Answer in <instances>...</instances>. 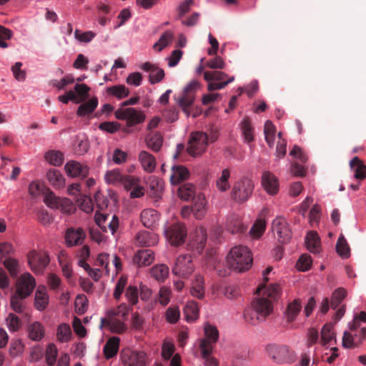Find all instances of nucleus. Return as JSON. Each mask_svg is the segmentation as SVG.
<instances>
[{
    "instance_id": "f257e3e1",
    "label": "nucleus",
    "mask_w": 366,
    "mask_h": 366,
    "mask_svg": "<svg viewBox=\"0 0 366 366\" xmlns=\"http://www.w3.org/2000/svg\"><path fill=\"white\" fill-rule=\"evenodd\" d=\"M256 293L257 297L244 312L245 321L253 325L264 321L272 313L273 302L281 296V288L278 284H270L268 286L262 284L257 289Z\"/></svg>"
},
{
    "instance_id": "f03ea898",
    "label": "nucleus",
    "mask_w": 366,
    "mask_h": 366,
    "mask_svg": "<svg viewBox=\"0 0 366 366\" xmlns=\"http://www.w3.org/2000/svg\"><path fill=\"white\" fill-rule=\"evenodd\" d=\"M227 259L229 267L239 272L248 270L252 264V257L250 251L247 247L242 245L232 248Z\"/></svg>"
},
{
    "instance_id": "7ed1b4c3",
    "label": "nucleus",
    "mask_w": 366,
    "mask_h": 366,
    "mask_svg": "<svg viewBox=\"0 0 366 366\" xmlns=\"http://www.w3.org/2000/svg\"><path fill=\"white\" fill-rule=\"evenodd\" d=\"M269 357L276 364H292L296 360L295 352L286 345L270 344L266 347Z\"/></svg>"
},
{
    "instance_id": "20e7f679",
    "label": "nucleus",
    "mask_w": 366,
    "mask_h": 366,
    "mask_svg": "<svg viewBox=\"0 0 366 366\" xmlns=\"http://www.w3.org/2000/svg\"><path fill=\"white\" fill-rule=\"evenodd\" d=\"M254 190V183L249 178H242L237 181L232 187L231 197L238 203L248 200Z\"/></svg>"
},
{
    "instance_id": "39448f33",
    "label": "nucleus",
    "mask_w": 366,
    "mask_h": 366,
    "mask_svg": "<svg viewBox=\"0 0 366 366\" xmlns=\"http://www.w3.org/2000/svg\"><path fill=\"white\" fill-rule=\"evenodd\" d=\"M200 84L198 81H192L184 87L182 96L178 99V104L187 117L190 115L189 108L194 104L196 92Z\"/></svg>"
},
{
    "instance_id": "423d86ee",
    "label": "nucleus",
    "mask_w": 366,
    "mask_h": 366,
    "mask_svg": "<svg viewBox=\"0 0 366 366\" xmlns=\"http://www.w3.org/2000/svg\"><path fill=\"white\" fill-rule=\"evenodd\" d=\"M194 270V266L192 257L189 254H182L177 257L174 265L172 267V272L174 275L180 278H188Z\"/></svg>"
},
{
    "instance_id": "0eeeda50",
    "label": "nucleus",
    "mask_w": 366,
    "mask_h": 366,
    "mask_svg": "<svg viewBox=\"0 0 366 366\" xmlns=\"http://www.w3.org/2000/svg\"><path fill=\"white\" fill-rule=\"evenodd\" d=\"M114 116L117 119L125 120L128 127L141 124L145 119L143 112L132 107H120L114 112Z\"/></svg>"
},
{
    "instance_id": "6e6552de",
    "label": "nucleus",
    "mask_w": 366,
    "mask_h": 366,
    "mask_svg": "<svg viewBox=\"0 0 366 366\" xmlns=\"http://www.w3.org/2000/svg\"><path fill=\"white\" fill-rule=\"evenodd\" d=\"M120 358L124 366H146L148 357L145 352L124 349L121 351Z\"/></svg>"
},
{
    "instance_id": "1a4fd4ad",
    "label": "nucleus",
    "mask_w": 366,
    "mask_h": 366,
    "mask_svg": "<svg viewBox=\"0 0 366 366\" xmlns=\"http://www.w3.org/2000/svg\"><path fill=\"white\" fill-rule=\"evenodd\" d=\"M208 142L209 137L206 133L197 132L192 134L187 150L193 157L200 155L206 150Z\"/></svg>"
},
{
    "instance_id": "9d476101",
    "label": "nucleus",
    "mask_w": 366,
    "mask_h": 366,
    "mask_svg": "<svg viewBox=\"0 0 366 366\" xmlns=\"http://www.w3.org/2000/svg\"><path fill=\"white\" fill-rule=\"evenodd\" d=\"M204 337L200 340L199 348L204 354L213 350L214 345L219 339V331L216 326L206 323L204 327Z\"/></svg>"
},
{
    "instance_id": "9b49d317",
    "label": "nucleus",
    "mask_w": 366,
    "mask_h": 366,
    "mask_svg": "<svg viewBox=\"0 0 366 366\" xmlns=\"http://www.w3.org/2000/svg\"><path fill=\"white\" fill-rule=\"evenodd\" d=\"M45 204L53 209H59L66 214L73 213L76 208L72 202L67 198H60L52 192L47 193L44 197Z\"/></svg>"
},
{
    "instance_id": "f8f14e48",
    "label": "nucleus",
    "mask_w": 366,
    "mask_h": 366,
    "mask_svg": "<svg viewBox=\"0 0 366 366\" xmlns=\"http://www.w3.org/2000/svg\"><path fill=\"white\" fill-rule=\"evenodd\" d=\"M167 240L173 246H179L184 242L187 231L185 226L181 223H174L165 229Z\"/></svg>"
},
{
    "instance_id": "ddd939ff",
    "label": "nucleus",
    "mask_w": 366,
    "mask_h": 366,
    "mask_svg": "<svg viewBox=\"0 0 366 366\" xmlns=\"http://www.w3.org/2000/svg\"><path fill=\"white\" fill-rule=\"evenodd\" d=\"M272 232L280 243H287L292 237L291 229L283 217H277L272 224Z\"/></svg>"
},
{
    "instance_id": "4468645a",
    "label": "nucleus",
    "mask_w": 366,
    "mask_h": 366,
    "mask_svg": "<svg viewBox=\"0 0 366 366\" xmlns=\"http://www.w3.org/2000/svg\"><path fill=\"white\" fill-rule=\"evenodd\" d=\"M36 287L34 277L29 272L22 274L16 282V293L21 297H29Z\"/></svg>"
},
{
    "instance_id": "2eb2a0df",
    "label": "nucleus",
    "mask_w": 366,
    "mask_h": 366,
    "mask_svg": "<svg viewBox=\"0 0 366 366\" xmlns=\"http://www.w3.org/2000/svg\"><path fill=\"white\" fill-rule=\"evenodd\" d=\"M31 269L35 273H41L49 262V255L45 252L31 251L27 256Z\"/></svg>"
},
{
    "instance_id": "dca6fc26",
    "label": "nucleus",
    "mask_w": 366,
    "mask_h": 366,
    "mask_svg": "<svg viewBox=\"0 0 366 366\" xmlns=\"http://www.w3.org/2000/svg\"><path fill=\"white\" fill-rule=\"evenodd\" d=\"M95 222L103 232H107L109 230L112 234L115 233L119 227V219L116 215H113L112 219H109V214L97 212L95 214Z\"/></svg>"
},
{
    "instance_id": "f3484780",
    "label": "nucleus",
    "mask_w": 366,
    "mask_h": 366,
    "mask_svg": "<svg viewBox=\"0 0 366 366\" xmlns=\"http://www.w3.org/2000/svg\"><path fill=\"white\" fill-rule=\"evenodd\" d=\"M192 213L197 219H202L207 213V200L203 194H198L192 199Z\"/></svg>"
},
{
    "instance_id": "a211bd4d",
    "label": "nucleus",
    "mask_w": 366,
    "mask_h": 366,
    "mask_svg": "<svg viewBox=\"0 0 366 366\" xmlns=\"http://www.w3.org/2000/svg\"><path fill=\"white\" fill-rule=\"evenodd\" d=\"M86 234L81 228H69L65 234V241L68 247L81 244L85 239Z\"/></svg>"
},
{
    "instance_id": "6ab92c4d",
    "label": "nucleus",
    "mask_w": 366,
    "mask_h": 366,
    "mask_svg": "<svg viewBox=\"0 0 366 366\" xmlns=\"http://www.w3.org/2000/svg\"><path fill=\"white\" fill-rule=\"evenodd\" d=\"M140 68L144 71L149 72V82L152 84L160 82L164 77V70L159 68L156 64L145 62L141 65Z\"/></svg>"
},
{
    "instance_id": "aec40b11",
    "label": "nucleus",
    "mask_w": 366,
    "mask_h": 366,
    "mask_svg": "<svg viewBox=\"0 0 366 366\" xmlns=\"http://www.w3.org/2000/svg\"><path fill=\"white\" fill-rule=\"evenodd\" d=\"M262 184L266 192L271 194H276L279 190L277 178L270 172H264L262 177Z\"/></svg>"
},
{
    "instance_id": "412c9836",
    "label": "nucleus",
    "mask_w": 366,
    "mask_h": 366,
    "mask_svg": "<svg viewBox=\"0 0 366 366\" xmlns=\"http://www.w3.org/2000/svg\"><path fill=\"white\" fill-rule=\"evenodd\" d=\"M65 170L69 176L85 178L89 174V167L83 166L76 161L68 162L65 165Z\"/></svg>"
},
{
    "instance_id": "4be33fe9",
    "label": "nucleus",
    "mask_w": 366,
    "mask_h": 366,
    "mask_svg": "<svg viewBox=\"0 0 366 366\" xmlns=\"http://www.w3.org/2000/svg\"><path fill=\"white\" fill-rule=\"evenodd\" d=\"M135 242L140 247H152L158 242V236L149 231H140L136 235Z\"/></svg>"
},
{
    "instance_id": "5701e85b",
    "label": "nucleus",
    "mask_w": 366,
    "mask_h": 366,
    "mask_svg": "<svg viewBox=\"0 0 366 366\" xmlns=\"http://www.w3.org/2000/svg\"><path fill=\"white\" fill-rule=\"evenodd\" d=\"M154 259V252L151 249H139L135 254L133 262L137 267L150 265Z\"/></svg>"
},
{
    "instance_id": "b1692460",
    "label": "nucleus",
    "mask_w": 366,
    "mask_h": 366,
    "mask_svg": "<svg viewBox=\"0 0 366 366\" xmlns=\"http://www.w3.org/2000/svg\"><path fill=\"white\" fill-rule=\"evenodd\" d=\"M104 327H107L112 332L117 334H122L127 330V325L120 319L107 320L102 318L99 327L102 329Z\"/></svg>"
},
{
    "instance_id": "393cba45",
    "label": "nucleus",
    "mask_w": 366,
    "mask_h": 366,
    "mask_svg": "<svg viewBox=\"0 0 366 366\" xmlns=\"http://www.w3.org/2000/svg\"><path fill=\"white\" fill-rule=\"evenodd\" d=\"M225 227L232 234L243 233L246 229L239 216L235 214H232L227 217Z\"/></svg>"
},
{
    "instance_id": "a878e982",
    "label": "nucleus",
    "mask_w": 366,
    "mask_h": 366,
    "mask_svg": "<svg viewBox=\"0 0 366 366\" xmlns=\"http://www.w3.org/2000/svg\"><path fill=\"white\" fill-rule=\"evenodd\" d=\"M189 176L188 169L182 165H173L172 167V174L170 175V182L172 184H178L185 180Z\"/></svg>"
},
{
    "instance_id": "bb28decb",
    "label": "nucleus",
    "mask_w": 366,
    "mask_h": 366,
    "mask_svg": "<svg viewBox=\"0 0 366 366\" xmlns=\"http://www.w3.org/2000/svg\"><path fill=\"white\" fill-rule=\"evenodd\" d=\"M159 220L157 211L153 209H144L141 213V221L147 228L153 227Z\"/></svg>"
},
{
    "instance_id": "cd10ccee",
    "label": "nucleus",
    "mask_w": 366,
    "mask_h": 366,
    "mask_svg": "<svg viewBox=\"0 0 366 366\" xmlns=\"http://www.w3.org/2000/svg\"><path fill=\"white\" fill-rule=\"evenodd\" d=\"M120 339L118 337H110L104 346L103 352L107 359L114 357L119 350Z\"/></svg>"
},
{
    "instance_id": "c85d7f7f",
    "label": "nucleus",
    "mask_w": 366,
    "mask_h": 366,
    "mask_svg": "<svg viewBox=\"0 0 366 366\" xmlns=\"http://www.w3.org/2000/svg\"><path fill=\"white\" fill-rule=\"evenodd\" d=\"M49 302V297L44 286H39L35 294V307L38 310H44Z\"/></svg>"
},
{
    "instance_id": "c756f323",
    "label": "nucleus",
    "mask_w": 366,
    "mask_h": 366,
    "mask_svg": "<svg viewBox=\"0 0 366 366\" xmlns=\"http://www.w3.org/2000/svg\"><path fill=\"white\" fill-rule=\"evenodd\" d=\"M350 166L355 172V178L360 180L366 178V166L357 157L351 159Z\"/></svg>"
},
{
    "instance_id": "7c9ffc66",
    "label": "nucleus",
    "mask_w": 366,
    "mask_h": 366,
    "mask_svg": "<svg viewBox=\"0 0 366 366\" xmlns=\"http://www.w3.org/2000/svg\"><path fill=\"white\" fill-rule=\"evenodd\" d=\"M204 278L198 274L195 276L194 280L192 281L191 287V295L198 299H202L204 297Z\"/></svg>"
},
{
    "instance_id": "2f4dec72",
    "label": "nucleus",
    "mask_w": 366,
    "mask_h": 366,
    "mask_svg": "<svg viewBox=\"0 0 366 366\" xmlns=\"http://www.w3.org/2000/svg\"><path fill=\"white\" fill-rule=\"evenodd\" d=\"M139 159L144 169L148 172H152L156 167L155 158L146 151H142L139 155Z\"/></svg>"
},
{
    "instance_id": "473e14b6",
    "label": "nucleus",
    "mask_w": 366,
    "mask_h": 366,
    "mask_svg": "<svg viewBox=\"0 0 366 366\" xmlns=\"http://www.w3.org/2000/svg\"><path fill=\"white\" fill-rule=\"evenodd\" d=\"M305 243L308 250L312 253H318L320 251V239L317 232L311 231L307 233Z\"/></svg>"
},
{
    "instance_id": "72a5a7b5",
    "label": "nucleus",
    "mask_w": 366,
    "mask_h": 366,
    "mask_svg": "<svg viewBox=\"0 0 366 366\" xmlns=\"http://www.w3.org/2000/svg\"><path fill=\"white\" fill-rule=\"evenodd\" d=\"M184 314L187 322H194L199 317V307L194 301L187 303L184 309Z\"/></svg>"
},
{
    "instance_id": "f704fd0d",
    "label": "nucleus",
    "mask_w": 366,
    "mask_h": 366,
    "mask_svg": "<svg viewBox=\"0 0 366 366\" xmlns=\"http://www.w3.org/2000/svg\"><path fill=\"white\" fill-rule=\"evenodd\" d=\"M28 334L29 337L34 341H39L44 335V327L38 322H35L28 326Z\"/></svg>"
},
{
    "instance_id": "c9c22d12",
    "label": "nucleus",
    "mask_w": 366,
    "mask_h": 366,
    "mask_svg": "<svg viewBox=\"0 0 366 366\" xmlns=\"http://www.w3.org/2000/svg\"><path fill=\"white\" fill-rule=\"evenodd\" d=\"M146 142L147 147L154 152H158L162 145V137L159 133H149L147 138Z\"/></svg>"
},
{
    "instance_id": "e433bc0d",
    "label": "nucleus",
    "mask_w": 366,
    "mask_h": 366,
    "mask_svg": "<svg viewBox=\"0 0 366 366\" xmlns=\"http://www.w3.org/2000/svg\"><path fill=\"white\" fill-rule=\"evenodd\" d=\"M169 267L164 264L154 266L151 270V275L157 281H164L169 275Z\"/></svg>"
},
{
    "instance_id": "4c0bfd02",
    "label": "nucleus",
    "mask_w": 366,
    "mask_h": 366,
    "mask_svg": "<svg viewBox=\"0 0 366 366\" xmlns=\"http://www.w3.org/2000/svg\"><path fill=\"white\" fill-rule=\"evenodd\" d=\"M98 105V99L96 97L92 98L89 102L81 104L76 112V114L79 117H84L85 115L92 113Z\"/></svg>"
},
{
    "instance_id": "58836bf2",
    "label": "nucleus",
    "mask_w": 366,
    "mask_h": 366,
    "mask_svg": "<svg viewBox=\"0 0 366 366\" xmlns=\"http://www.w3.org/2000/svg\"><path fill=\"white\" fill-rule=\"evenodd\" d=\"M107 93L119 99L129 96V90L123 84H118L107 88Z\"/></svg>"
},
{
    "instance_id": "ea45409f",
    "label": "nucleus",
    "mask_w": 366,
    "mask_h": 366,
    "mask_svg": "<svg viewBox=\"0 0 366 366\" xmlns=\"http://www.w3.org/2000/svg\"><path fill=\"white\" fill-rule=\"evenodd\" d=\"M241 129L245 141L248 143L252 142L254 139V129L248 117H245L241 122Z\"/></svg>"
},
{
    "instance_id": "a19ab883",
    "label": "nucleus",
    "mask_w": 366,
    "mask_h": 366,
    "mask_svg": "<svg viewBox=\"0 0 366 366\" xmlns=\"http://www.w3.org/2000/svg\"><path fill=\"white\" fill-rule=\"evenodd\" d=\"M301 308L302 305L299 300H295L288 305L285 315L289 322H293L295 320Z\"/></svg>"
},
{
    "instance_id": "79ce46f5",
    "label": "nucleus",
    "mask_w": 366,
    "mask_h": 366,
    "mask_svg": "<svg viewBox=\"0 0 366 366\" xmlns=\"http://www.w3.org/2000/svg\"><path fill=\"white\" fill-rule=\"evenodd\" d=\"M336 251L342 258L347 259L350 257V249L342 234H341L337 239Z\"/></svg>"
},
{
    "instance_id": "37998d69",
    "label": "nucleus",
    "mask_w": 366,
    "mask_h": 366,
    "mask_svg": "<svg viewBox=\"0 0 366 366\" xmlns=\"http://www.w3.org/2000/svg\"><path fill=\"white\" fill-rule=\"evenodd\" d=\"M178 195L183 200L188 201L192 199L196 196L194 186L192 184L182 185L178 189Z\"/></svg>"
},
{
    "instance_id": "c03bdc74",
    "label": "nucleus",
    "mask_w": 366,
    "mask_h": 366,
    "mask_svg": "<svg viewBox=\"0 0 366 366\" xmlns=\"http://www.w3.org/2000/svg\"><path fill=\"white\" fill-rule=\"evenodd\" d=\"M46 177L49 182L56 187H63L64 184V179L61 174L57 169H50L47 172Z\"/></svg>"
},
{
    "instance_id": "a18cd8bd",
    "label": "nucleus",
    "mask_w": 366,
    "mask_h": 366,
    "mask_svg": "<svg viewBox=\"0 0 366 366\" xmlns=\"http://www.w3.org/2000/svg\"><path fill=\"white\" fill-rule=\"evenodd\" d=\"M44 158L48 162L56 167L61 165L64 160L63 154L59 151L55 150L46 152Z\"/></svg>"
},
{
    "instance_id": "49530a36",
    "label": "nucleus",
    "mask_w": 366,
    "mask_h": 366,
    "mask_svg": "<svg viewBox=\"0 0 366 366\" xmlns=\"http://www.w3.org/2000/svg\"><path fill=\"white\" fill-rule=\"evenodd\" d=\"M196 234H197V237H196V239H195V243L197 244L196 249L197 250V252L200 253L203 251V249L205 247V244H206V242H207V232H206V229L203 227H199V228H197L196 229Z\"/></svg>"
},
{
    "instance_id": "de8ad7c7",
    "label": "nucleus",
    "mask_w": 366,
    "mask_h": 366,
    "mask_svg": "<svg viewBox=\"0 0 366 366\" xmlns=\"http://www.w3.org/2000/svg\"><path fill=\"white\" fill-rule=\"evenodd\" d=\"M56 337L61 342H68L71 337V327L68 324L62 323L57 328Z\"/></svg>"
},
{
    "instance_id": "09e8293b",
    "label": "nucleus",
    "mask_w": 366,
    "mask_h": 366,
    "mask_svg": "<svg viewBox=\"0 0 366 366\" xmlns=\"http://www.w3.org/2000/svg\"><path fill=\"white\" fill-rule=\"evenodd\" d=\"M347 296V291L342 288L339 287L336 289L332 295L331 298V307L333 310H335L338 307V306L341 304L342 300Z\"/></svg>"
},
{
    "instance_id": "8fccbe9b",
    "label": "nucleus",
    "mask_w": 366,
    "mask_h": 366,
    "mask_svg": "<svg viewBox=\"0 0 366 366\" xmlns=\"http://www.w3.org/2000/svg\"><path fill=\"white\" fill-rule=\"evenodd\" d=\"M228 75L220 71H207L204 72V79L207 81H217L219 82L227 81Z\"/></svg>"
},
{
    "instance_id": "3c124183",
    "label": "nucleus",
    "mask_w": 366,
    "mask_h": 366,
    "mask_svg": "<svg viewBox=\"0 0 366 366\" xmlns=\"http://www.w3.org/2000/svg\"><path fill=\"white\" fill-rule=\"evenodd\" d=\"M174 37V34L171 31H165L159 38V41L155 43L153 46L154 49L158 50L159 51H162L164 47H166L172 40Z\"/></svg>"
},
{
    "instance_id": "603ef678",
    "label": "nucleus",
    "mask_w": 366,
    "mask_h": 366,
    "mask_svg": "<svg viewBox=\"0 0 366 366\" xmlns=\"http://www.w3.org/2000/svg\"><path fill=\"white\" fill-rule=\"evenodd\" d=\"M321 341L323 345H326L335 338V332H333V324L332 322L327 323L322 329Z\"/></svg>"
},
{
    "instance_id": "864d4df0",
    "label": "nucleus",
    "mask_w": 366,
    "mask_h": 366,
    "mask_svg": "<svg viewBox=\"0 0 366 366\" xmlns=\"http://www.w3.org/2000/svg\"><path fill=\"white\" fill-rule=\"evenodd\" d=\"M4 267L9 272L11 277H16L19 273V262L10 257L6 258L4 262Z\"/></svg>"
},
{
    "instance_id": "5fc2aeb1",
    "label": "nucleus",
    "mask_w": 366,
    "mask_h": 366,
    "mask_svg": "<svg viewBox=\"0 0 366 366\" xmlns=\"http://www.w3.org/2000/svg\"><path fill=\"white\" fill-rule=\"evenodd\" d=\"M230 172L229 169H224L222 172L221 177L217 181V187L220 191L225 192L229 188V184L228 182Z\"/></svg>"
},
{
    "instance_id": "6e6d98bb",
    "label": "nucleus",
    "mask_w": 366,
    "mask_h": 366,
    "mask_svg": "<svg viewBox=\"0 0 366 366\" xmlns=\"http://www.w3.org/2000/svg\"><path fill=\"white\" fill-rule=\"evenodd\" d=\"M6 325L11 332H16L21 326V320L14 314L10 313L6 319Z\"/></svg>"
},
{
    "instance_id": "4d7b16f0",
    "label": "nucleus",
    "mask_w": 366,
    "mask_h": 366,
    "mask_svg": "<svg viewBox=\"0 0 366 366\" xmlns=\"http://www.w3.org/2000/svg\"><path fill=\"white\" fill-rule=\"evenodd\" d=\"M24 298L21 297L19 294L15 293L11 297V307L12 310L16 312H23L25 308V306L23 304V300Z\"/></svg>"
},
{
    "instance_id": "13d9d810",
    "label": "nucleus",
    "mask_w": 366,
    "mask_h": 366,
    "mask_svg": "<svg viewBox=\"0 0 366 366\" xmlns=\"http://www.w3.org/2000/svg\"><path fill=\"white\" fill-rule=\"evenodd\" d=\"M311 265L312 259L307 254H302L296 264L297 268L302 272L307 271L310 268Z\"/></svg>"
},
{
    "instance_id": "bf43d9fd",
    "label": "nucleus",
    "mask_w": 366,
    "mask_h": 366,
    "mask_svg": "<svg viewBox=\"0 0 366 366\" xmlns=\"http://www.w3.org/2000/svg\"><path fill=\"white\" fill-rule=\"evenodd\" d=\"M266 222L264 219H258L250 229V234L256 238H259L264 232Z\"/></svg>"
},
{
    "instance_id": "052dcab7",
    "label": "nucleus",
    "mask_w": 366,
    "mask_h": 366,
    "mask_svg": "<svg viewBox=\"0 0 366 366\" xmlns=\"http://www.w3.org/2000/svg\"><path fill=\"white\" fill-rule=\"evenodd\" d=\"M74 90L77 99H81V102H82L88 98L90 88L84 84H77L74 87Z\"/></svg>"
},
{
    "instance_id": "680f3d73",
    "label": "nucleus",
    "mask_w": 366,
    "mask_h": 366,
    "mask_svg": "<svg viewBox=\"0 0 366 366\" xmlns=\"http://www.w3.org/2000/svg\"><path fill=\"white\" fill-rule=\"evenodd\" d=\"M57 349L54 344H49L46 350V361L49 365H53L56 362Z\"/></svg>"
},
{
    "instance_id": "e2e57ef3",
    "label": "nucleus",
    "mask_w": 366,
    "mask_h": 366,
    "mask_svg": "<svg viewBox=\"0 0 366 366\" xmlns=\"http://www.w3.org/2000/svg\"><path fill=\"white\" fill-rule=\"evenodd\" d=\"M165 315L168 322L176 323L180 317L179 310L177 307H170L167 310Z\"/></svg>"
},
{
    "instance_id": "0e129e2a",
    "label": "nucleus",
    "mask_w": 366,
    "mask_h": 366,
    "mask_svg": "<svg viewBox=\"0 0 366 366\" xmlns=\"http://www.w3.org/2000/svg\"><path fill=\"white\" fill-rule=\"evenodd\" d=\"M74 82V79L71 76H66L60 81L51 80L50 84L58 89H63L68 84H71Z\"/></svg>"
},
{
    "instance_id": "69168bd1",
    "label": "nucleus",
    "mask_w": 366,
    "mask_h": 366,
    "mask_svg": "<svg viewBox=\"0 0 366 366\" xmlns=\"http://www.w3.org/2000/svg\"><path fill=\"white\" fill-rule=\"evenodd\" d=\"M224 295L229 300L237 299L240 295L239 287L236 285H229L224 288Z\"/></svg>"
},
{
    "instance_id": "338daca9",
    "label": "nucleus",
    "mask_w": 366,
    "mask_h": 366,
    "mask_svg": "<svg viewBox=\"0 0 366 366\" xmlns=\"http://www.w3.org/2000/svg\"><path fill=\"white\" fill-rule=\"evenodd\" d=\"M206 66L213 69H222L225 66V63L222 57L216 56L207 61Z\"/></svg>"
},
{
    "instance_id": "774afa93",
    "label": "nucleus",
    "mask_w": 366,
    "mask_h": 366,
    "mask_svg": "<svg viewBox=\"0 0 366 366\" xmlns=\"http://www.w3.org/2000/svg\"><path fill=\"white\" fill-rule=\"evenodd\" d=\"M125 295L132 305H135L138 302V290L136 287L129 286L126 290Z\"/></svg>"
}]
</instances>
